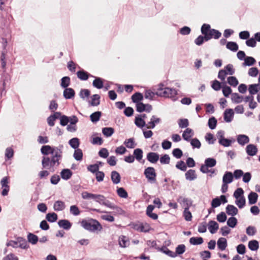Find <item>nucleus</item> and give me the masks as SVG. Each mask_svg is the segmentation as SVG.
Returning <instances> with one entry per match:
<instances>
[{"label":"nucleus","instance_id":"nucleus-1","mask_svg":"<svg viewBox=\"0 0 260 260\" xmlns=\"http://www.w3.org/2000/svg\"><path fill=\"white\" fill-rule=\"evenodd\" d=\"M62 145L58 147H51L50 145H43L41 148V152L44 156L42 157V165L43 168L53 172L59 166L62 158Z\"/></svg>","mask_w":260,"mask_h":260},{"label":"nucleus","instance_id":"nucleus-2","mask_svg":"<svg viewBox=\"0 0 260 260\" xmlns=\"http://www.w3.org/2000/svg\"><path fill=\"white\" fill-rule=\"evenodd\" d=\"M81 225L84 229L90 232H97L103 229L101 223L97 220L92 218L83 219L81 221Z\"/></svg>","mask_w":260,"mask_h":260},{"label":"nucleus","instance_id":"nucleus-3","mask_svg":"<svg viewBox=\"0 0 260 260\" xmlns=\"http://www.w3.org/2000/svg\"><path fill=\"white\" fill-rule=\"evenodd\" d=\"M201 30L202 34L205 36V41H208L212 38L218 39L221 36V33L219 30L211 28L208 24H204L201 27Z\"/></svg>","mask_w":260,"mask_h":260},{"label":"nucleus","instance_id":"nucleus-4","mask_svg":"<svg viewBox=\"0 0 260 260\" xmlns=\"http://www.w3.org/2000/svg\"><path fill=\"white\" fill-rule=\"evenodd\" d=\"M162 86L161 84L159 85L156 94L159 96L170 98L173 101H176L177 100V91L173 88H162Z\"/></svg>","mask_w":260,"mask_h":260},{"label":"nucleus","instance_id":"nucleus-5","mask_svg":"<svg viewBox=\"0 0 260 260\" xmlns=\"http://www.w3.org/2000/svg\"><path fill=\"white\" fill-rule=\"evenodd\" d=\"M144 174L149 182L154 183L156 182V173L154 168L149 167L146 168Z\"/></svg>","mask_w":260,"mask_h":260},{"label":"nucleus","instance_id":"nucleus-6","mask_svg":"<svg viewBox=\"0 0 260 260\" xmlns=\"http://www.w3.org/2000/svg\"><path fill=\"white\" fill-rule=\"evenodd\" d=\"M132 228L139 232H148L150 230V225L147 223H135L132 224Z\"/></svg>","mask_w":260,"mask_h":260},{"label":"nucleus","instance_id":"nucleus-7","mask_svg":"<svg viewBox=\"0 0 260 260\" xmlns=\"http://www.w3.org/2000/svg\"><path fill=\"white\" fill-rule=\"evenodd\" d=\"M177 202L181 205L184 209H189L192 205V201L190 199L181 196L177 199Z\"/></svg>","mask_w":260,"mask_h":260},{"label":"nucleus","instance_id":"nucleus-8","mask_svg":"<svg viewBox=\"0 0 260 260\" xmlns=\"http://www.w3.org/2000/svg\"><path fill=\"white\" fill-rule=\"evenodd\" d=\"M8 179L7 177H4L1 181V184L3 188L2 194L3 196H7L9 191L10 187L8 185Z\"/></svg>","mask_w":260,"mask_h":260},{"label":"nucleus","instance_id":"nucleus-9","mask_svg":"<svg viewBox=\"0 0 260 260\" xmlns=\"http://www.w3.org/2000/svg\"><path fill=\"white\" fill-rule=\"evenodd\" d=\"M161 122V119L156 117L155 115H153L150 119V121L147 124L146 127L148 129H153L156 124L159 123Z\"/></svg>","mask_w":260,"mask_h":260},{"label":"nucleus","instance_id":"nucleus-10","mask_svg":"<svg viewBox=\"0 0 260 260\" xmlns=\"http://www.w3.org/2000/svg\"><path fill=\"white\" fill-rule=\"evenodd\" d=\"M118 243L119 246L123 248L127 247L130 245L129 238L123 235L119 236L118 238Z\"/></svg>","mask_w":260,"mask_h":260},{"label":"nucleus","instance_id":"nucleus-11","mask_svg":"<svg viewBox=\"0 0 260 260\" xmlns=\"http://www.w3.org/2000/svg\"><path fill=\"white\" fill-rule=\"evenodd\" d=\"M246 152L249 156H253L256 154L257 148L254 144H249L246 147Z\"/></svg>","mask_w":260,"mask_h":260},{"label":"nucleus","instance_id":"nucleus-12","mask_svg":"<svg viewBox=\"0 0 260 260\" xmlns=\"http://www.w3.org/2000/svg\"><path fill=\"white\" fill-rule=\"evenodd\" d=\"M194 135L193 130L190 128H186L182 134L183 139L186 141H190L191 137Z\"/></svg>","mask_w":260,"mask_h":260},{"label":"nucleus","instance_id":"nucleus-13","mask_svg":"<svg viewBox=\"0 0 260 260\" xmlns=\"http://www.w3.org/2000/svg\"><path fill=\"white\" fill-rule=\"evenodd\" d=\"M147 159L150 162L155 164L159 159V154L155 152H149L147 155Z\"/></svg>","mask_w":260,"mask_h":260},{"label":"nucleus","instance_id":"nucleus-14","mask_svg":"<svg viewBox=\"0 0 260 260\" xmlns=\"http://www.w3.org/2000/svg\"><path fill=\"white\" fill-rule=\"evenodd\" d=\"M234 116V112L232 109H228L225 110L224 112V120L226 122H231Z\"/></svg>","mask_w":260,"mask_h":260},{"label":"nucleus","instance_id":"nucleus-15","mask_svg":"<svg viewBox=\"0 0 260 260\" xmlns=\"http://www.w3.org/2000/svg\"><path fill=\"white\" fill-rule=\"evenodd\" d=\"M225 210L226 213L229 215H231L232 216L237 215L238 213V209L235 206L232 205H228L226 207Z\"/></svg>","mask_w":260,"mask_h":260},{"label":"nucleus","instance_id":"nucleus-16","mask_svg":"<svg viewBox=\"0 0 260 260\" xmlns=\"http://www.w3.org/2000/svg\"><path fill=\"white\" fill-rule=\"evenodd\" d=\"M75 92L72 88H66L63 91V95L66 99H71L75 96Z\"/></svg>","mask_w":260,"mask_h":260},{"label":"nucleus","instance_id":"nucleus-17","mask_svg":"<svg viewBox=\"0 0 260 260\" xmlns=\"http://www.w3.org/2000/svg\"><path fill=\"white\" fill-rule=\"evenodd\" d=\"M237 140L238 143L241 146H244L249 143V137L245 135H239L237 136Z\"/></svg>","mask_w":260,"mask_h":260},{"label":"nucleus","instance_id":"nucleus-18","mask_svg":"<svg viewBox=\"0 0 260 260\" xmlns=\"http://www.w3.org/2000/svg\"><path fill=\"white\" fill-rule=\"evenodd\" d=\"M60 174L62 179L68 180L71 178L73 173L69 169H64L62 170Z\"/></svg>","mask_w":260,"mask_h":260},{"label":"nucleus","instance_id":"nucleus-19","mask_svg":"<svg viewBox=\"0 0 260 260\" xmlns=\"http://www.w3.org/2000/svg\"><path fill=\"white\" fill-rule=\"evenodd\" d=\"M65 203L62 201H56L54 203L53 209L55 211H62L65 209Z\"/></svg>","mask_w":260,"mask_h":260},{"label":"nucleus","instance_id":"nucleus-20","mask_svg":"<svg viewBox=\"0 0 260 260\" xmlns=\"http://www.w3.org/2000/svg\"><path fill=\"white\" fill-rule=\"evenodd\" d=\"M219 228L218 224L215 221L210 220L208 223V229L210 232L215 234Z\"/></svg>","mask_w":260,"mask_h":260},{"label":"nucleus","instance_id":"nucleus-21","mask_svg":"<svg viewBox=\"0 0 260 260\" xmlns=\"http://www.w3.org/2000/svg\"><path fill=\"white\" fill-rule=\"evenodd\" d=\"M59 227L63 228L64 230H69L72 226V223L67 219L60 220L58 222Z\"/></svg>","mask_w":260,"mask_h":260},{"label":"nucleus","instance_id":"nucleus-22","mask_svg":"<svg viewBox=\"0 0 260 260\" xmlns=\"http://www.w3.org/2000/svg\"><path fill=\"white\" fill-rule=\"evenodd\" d=\"M233 180V175L232 172L226 171L222 178V182L224 183H231Z\"/></svg>","mask_w":260,"mask_h":260},{"label":"nucleus","instance_id":"nucleus-23","mask_svg":"<svg viewBox=\"0 0 260 260\" xmlns=\"http://www.w3.org/2000/svg\"><path fill=\"white\" fill-rule=\"evenodd\" d=\"M185 176L186 179L189 181L194 180L197 178L195 170L192 169L187 171L185 173Z\"/></svg>","mask_w":260,"mask_h":260},{"label":"nucleus","instance_id":"nucleus-24","mask_svg":"<svg viewBox=\"0 0 260 260\" xmlns=\"http://www.w3.org/2000/svg\"><path fill=\"white\" fill-rule=\"evenodd\" d=\"M156 249L157 250H158V251H160L165 253L166 254L168 255V256H169L170 257H175L176 256V254L174 252L170 250L165 246H163L161 248L157 247V248H156Z\"/></svg>","mask_w":260,"mask_h":260},{"label":"nucleus","instance_id":"nucleus-25","mask_svg":"<svg viewBox=\"0 0 260 260\" xmlns=\"http://www.w3.org/2000/svg\"><path fill=\"white\" fill-rule=\"evenodd\" d=\"M111 178L113 183L115 184H117L120 182V175L116 171H113L111 172Z\"/></svg>","mask_w":260,"mask_h":260},{"label":"nucleus","instance_id":"nucleus-26","mask_svg":"<svg viewBox=\"0 0 260 260\" xmlns=\"http://www.w3.org/2000/svg\"><path fill=\"white\" fill-rule=\"evenodd\" d=\"M258 194L254 192H251L248 196V203L249 205L255 204L257 201Z\"/></svg>","mask_w":260,"mask_h":260},{"label":"nucleus","instance_id":"nucleus-27","mask_svg":"<svg viewBox=\"0 0 260 260\" xmlns=\"http://www.w3.org/2000/svg\"><path fill=\"white\" fill-rule=\"evenodd\" d=\"M218 248L223 251L227 247V241L224 238H220L217 241Z\"/></svg>","mask_w":260,"mask_h":260},{"label":"nucleus","instance_id":"nucleus-28","mask_svg":"<svg viewBox=\"0 0 260 260\" xmlns=\"http://www.w3.org/2000/svg\"><path fill=\"white\" fill-rule=\"evenodd\" d=\"M249 92L251 95L257 93L260 90L259 84H251L249 86Z\"/></svg>","mask_w":260,"mask_h":260},{"label":"nucleus","instance_id":"nucleus-29","mask_svg":"<svg viewBox=\"0 0 260 260\" xmlns=\"http://www.w3.org/2000/svg\"><path fill=\"white\" fill-rule=\"evenodd\" d=\"M92 85L93 87L98 89L102 88L104 86V83L102 79L100 77H95L92 82Z\"/></svg>","mask_w":260,"mask_h":260},{"label":"nucleus","instance_id":"nucleus-30","mask_svg":"<svg viewBox=\"0 0 260 260\" xmlns=\"http://www.w3.org/2000/svg\"><path fill=\"white\" fill-rule=\"evenodd\" d=\"M114 133V129L111 127H105L102 128V133L106 137H111Z\"/></svg>","mask_w":260,"mask_h":260},{"label":"nucleus","instance_id":"nucleus-31","mask_svg":"<svg viewBox=\"0 0 260 260\" xmlns=\"http://www.w3.org/2000/svg\"><path fill=\"white\" fill-rule=\"evenodd\" d=\"M135 123L136 126L141 128L144 126H146L147 125V124L146 123L144 120L142 118V117H136Z\"/></svg>","mask_w":260,"mask_h":260},{"label":"nucleus","instance_id":"nucleus-32","mask_svg":"<svg viewBox=\"0 0 260 260\" xmlns=\"http://www.w3.org/2000/svg\"><path fill=\"white\" fill-rule=\"evenodd\" d=\"M248 246L251 250L256 251L258 249L259 244L257 241L253 240L249 242Z\"/></svg>","mask_w":260,"mask_h":260},{"label":"nucleus","instance_id":"nucleus-33","mask_svg":"<svg viewBox=\"0 0 260 260\" xmlns=\"http://www.w3.org/2000/svg\"><path fill=\"white\" fill-rule=\"evenodd\" d=\"M77 75L79 79L83 81L87 80L89 76V74L83 70L77 72Z\"/></svg>","mask_w":260,"mask_h":260},{"label":"nucleus","instance_id":"nucleus-34","mask_svg":"<svg viewBox=\"0 0 260 260\" xmlns=\"http://www.w3.org/2000/svg\"><path fill=\"white\" fill-rule=\"evenodd\" d=\"M256 62L255 59L250 56H247L244 59V62L243 63V66H251Z\"/></svg>","mask_w":260,"mask_h":260},{"label":"nucleus","instance_id":"nucleus-35","mask_svg":"<svg viewBox=\"0 0 260 260\" xmlns=\"http://www.w3.org/2000/svg\"><path fill=\"white\" fill-rule=\"evenodd\" d=\"M231 99L233 102L238 104L242 102L243 98L237 93H233L232 94Z\"/></svg>","mask_w":260,"mask_h":260},{"label":"nucleus","instance_id":"nucleus-36","mask_svg":"<svg viewBox=\"0 0 260 260\" xmlns=\"http://www.w3.org/2000/svg\"><path fill=\"white\" fill-rule=\"evenodd\" d=\"M69 144L72 148L78 149L80 144L79 140L77 138H72L69 141Z\"/></svg>","mask_w":260,"mask_h":260},{"label":"nucleus","instance_id":"nucleus-37","mask_svg":"<svg viewBox=\"0 0 260 260\" xmlns=\"http://www.w3.org/2000/svg\"><path fill=\"white\" fill-rule=\"evenodd\" d=\"M143 150L140 148H137L134 151V157L139 161L143 158Z\"/></svg>","mask_w":260,"mask_h":260},{"label":"nucleus","instance_id":"nucleus-38","mask_svg":"<svg viewBox=\"0 0 260 260\" xmlns=\"http://www.w3.org/2000/svg\"><path fill=\"white\" fill-rule=\"evenodd\" d=\"M143 99V96L142 93L140 92H136L132 96V101L136 103H140L139 102L142 101Z\"/></svg>","mask_w":260,"mask_h":260},{"label":"nucleus","instance_id":"nucleus-39","mask_svg":"<svg viewBox=\"0 0 260 260\" xmlns=\"http://www.w3.org/2000/svg\"><path fill=\"white\" fill-rule=\"evenodd\" d=\"M226 48L233 51L236 52L238 50V44L234 42H228L226 45Z\"/></svg>","mask_w":260,"mask_h":260},{"label":"nucleus","instance_id":"nucleus-40","mask_svg":"<svg viewBox=\"0 0 260 260\" xmlns=\"http://www.w3.org/2000/svg\"><path fill=\"white\" fill-rule=\"evenodd\" d=\"M101 115L102 113L100 111L92 113L90 116L91 121L94 123L98 122L100 120Z\"/></svg>","mask_w":260,"mask_h":260},{"label":"nucleus","instance_id":"nucleus-41","mask_svg":"<svg viewBox=\"0 0 260 260\" xmlns=\"http://www.w3.org/2000/svg\"><path fill=\"white\" fill-rule=\"evenodd\" d=\"M203 242V239L202 237H191L189 239L190 243L194 245H200Z\"/></svg>","mask_w":260,"mask_h":260},{"label":"nucleus","instance_id":"nucleus-42","mask_svg":"<svg viewBox=\"0 0 260 260\" xmlns=\"http://www.w3.org/2000/svg\"><path fill=\"white\" fill-rule=\"evenodd\" d=\"M18 247L22 249H25L28 247V245L25 239L18 237Z\"/></svg>","mask_w":260,"mask_h":260},{"label":"nucleus","instance_id":"nucleus-43","mask_svg":"<svg viewBox=\"0 0 260 260\" xmlns=\"http://www.w3.org/2000/svg\"><path fill=\"white\" fill-rule=\"evenodd\" d=\"M27 240L33 245L36 244L39 240L38 236L32 233H29L27 235Z\"/></svg>","mask_w":260,"mask_h":260},{"label":"nucleus","instance_id":"nucleus-44","mask_svg":"<svg viewBox=\"0 0 260 260\" xmlns=\"http://www.w3.org/2000/svg\"><path fill=\"white\" fill-rule=\"evenodd\" d=\"M74 157L77 161L81 160L83 158L82 150L79 148L75 149L74 153Z\"/></svg>","mask_w":260,"mask_h":260},{"label":"nucleus","instance_id":"nucleus-45","mask_svg":"<svg viewBox=\"0 0 260 260\" xmlns=\"http://www.w3.org/2000/svg\"><path fill=\"white\" fill-rule=\"evenodd\" d=\"M245 203L246 200L244 196H242L240 198L236 199L235 201L236 204L240 209L243 208L245 206Z\"/></svg>","mask_w":260,"mask_h":260},{"label":"nucleus","instance_id":"nucleus-46","mask_svg":"<svg viewBox=\"0 0 260 260\" xmlns=\"http://www.w3.org/2000/svg\"><path fill=\"white\" fill-rule=\"evenodd\" d=\"M124 144L128 148H134L136 146V144L135 143L134 139L133 138L126 139L124 142Z\"/></svg>","mask_w":260,"mask_h":260},{"label":"nucleus","instance_id":"nucleus-47","mask_svg":"<svg viewBox=\"0 0 260 260\" xmlns=\"http://www.w3.org/2000/svg\"><path fill=\"white\" fill-rule=\"evenodd\" d=\"M70 84V78L69 77L66 76L62 78L61 80L60 86L64 88H67Z\"/></svg>","mask_w":260,"mask_h":260},{"label":"nucleus","instance_id":"nucleus-48","mask_svg":"<svg viewBox=\"0 0 260 260\" xmlns=\"http://www.w3.org/2000/svg\"><path fill=\"white\" fill-rule=\"evenodd\" d=\"M205 164L208 168H212L216 166V160L213 158H207L205 160Z\"/></svg>","mask_w":260,"mask_h":260},{"label":"nucleus","instance_id":"nucleus-49","mask_svg":"<svg viewBox=\"0 0 260 260\" xmlns=\"http://www.w3.org/2000/svg\"><path fill=\"white\" fill-rule=\"evenodd\" d=\"M46 219L50 222H54L57 219V215L55 213H49L46 215Z\"/></svg>","mask_w":260,"mask_h":260},{"label":"nucleus","instance_id":"nucleus-50","mask_svg":"<svg viewBox=\"0 0 260 260\" xmlns=\"http://www.w3.org/2000/svg\"><path fill=\"white\" fill-rule=\"evenodd\" d=\"M227 81L228 84L233 87H236L239 83L237 79L234 76H230L228 77L227 79Z\"/></svg>","mask_w":260,"mask_h":260},{"label":"nucleus","instance_id":"nucleus-51","mask_svg":"<svg viewBox=\"0 0 260 260\" xmlns=\"http://www.w3.org/2000/svg\"><path fill=\"white\" fill-rule=\"evenodd\" d=\"M235 140H231L230 139L223 138L218 141L219 143L224 147H229L231 146L232 142H234Z\"/></svg>","mask_w":260,"mask_h":260},{"label":"nucleus","instance_id":"nucleus-52","mask_svg":"<svg viewBox=\"0 0 260 260\" xmlns=\"http://www.w3.org/2000/svg\"><path fill=\"white\" fill-rule=\"evenodd\" d=\"M208 125L210 129H215L217 125V120L216 118L214 117L210 118L208 120Z\"/></svg>","mask_w":260,"mask_h":260},{"label":"nucleus","instance_id":"nucleus-53","mask_svg":"<svg viewBox=\"0 0 260 260\" xmlns=\"http://www.w3.org/2000/svg\"><path fill=\"white\" fill-rule=\"evenodd\" d=\"M237 222L238 221L236 218L232 216L228 219L227 221V225L232 228H234L237 225Z\"/></svg>","mask_w":260,"mask_h":260},{"label":"nucleus","instance_id":"nucleus-54","mask_svg":"<svg viewBox=\"0 0 260 260\" xmlns=\"http://www.w3.org/2000/svg\"><path fill=\"white\" fill-rule=\"evenodd\" d=\"M91 105L92 106H96L100 104V96L99 94H94L92 96Z\"/></svg>","mask_w":260,"mask_h":260},{"label":"nucleus","instance_id":"nucleus-55","mask_svg":"<svg viewBox=\"0 0 260 260\" xmlns=\"http://www.w3.org/2000/svg\"><path fill=\"white\" fill-rule=\"evenodd\" d=\"M70 213L74 216H78L80 214V211L76 205H72L70 208Z\"/></svg>","mask_w":260,"mask_h":260},{"label":"nucleus","instance_id":"nucleus-56","mask_svg":"<svg viewBox=\"0 0 260 260\" xmlns=\"http://www.w3.org/2000/svg\"><path fill=\"white\" fill-rule=\"evenodd\" d=\"M117 194L121 198H126L128 194L126 190L122 187L118 188L117 190Z\"/></svg>","mask_w":260,"mask_h":260},{"label":"nucleus","instance_id":"nucleus-57","mask_svg":"<svg viewBox=\"0 0 260 260\" xmlns=\"http://www.w3.org/2000/svg\"><path fill=\"white\" fill-rule=\"evenodd\" d=\"M178 125L179 127L183 128L187 127L189 125L188 120L187 119H180L178 120Z\"/></svg>","mask_w":260,"mask_h":260},{"label":"nucleus","instance_id":"nucleus-58","mask_svg":"<svg viewBox=\"0 0 260 260\" xmlns=\"http://www.w3.org/2000/svg\"><path fill=\"white\" fill-rule=\"evenodd\" d=\"M176 167L177 169L182 171H185L187 169L186 165L182 160L178 161L176 165Z\"/></svg>","mask_w":260,"mask_h":260},{"label":"nucleus","instance_id":"nucleus-59","mask_svg":"<svg viewBox=\"0 0 260 260\" xmlns=\"http://www.w3.org/2000/svg\"><path fill=\"white\" fill-rule=\"evenodd\" d=\"M89 95L90 91L88 89H82L80 91L79 96L82 99H84L85 98H87Z\"/></svg>","mask_w":260,"mask_h":260},{"label":"nucleus","instance_id":"nucleus-60","mask_svg":"<svg viewBox=\"0 0 260 260\" xmlns=\"http://www.w3.org/2000/svg\"><path fill=\"white\" fill-rule=\"evenodd\" d=\"M173 155L177 159L180 158L183 155L182 150L179 148H175L172 151Z\"/></svg>","mask_w":260,"mask_h":260},{"label":"nucleus","instance_id":"nucleus-61","mask_svg":"<svg viewBox=\"0 0 260 260\" xmlns=\"http://www.w3.org/2000/svg\"><path fill=\"white\" fill-rule=\"evenodd\" d=\"M5 157L8 159H11L13 157L14 150L11 147H8L5 151Z\"/></svg>","mask_w":260,"mask_h":260},{"label":"nucleus","instance_id":"nucleus-62","mask_svg":"<svg viewBox=\"0 0 260 260\" xmlns=\"http://www.w3.org/2000/svg\"><path fill=\"white\" fill-rule=\"evenodd\" d=\"M189 209H184L183 213L184 219L188 221H191L192 219V215Z\"/></svg>","mask_w":260,"mask_h":260},{"label":"nucleus","instance_id":"nucleus-63","mask_svg":"<svg viewBox=\"0 0 260 260\" xmlns=\"http://www.w3.org/2000/svg\"><path fill=\"white\" fill-rule=\"evenodd\" d=\"M87 170L92 173H96L99 171V166L98 164L90 165L88 166Z\"/></svg>","mask_w":260,"mask_h":260},{"label":"nucleus","instance_id":"nucleus-64","mask_svg":"<svg viewBox=\"0 0 260 260\" xmlns=\"http://www.w3.org/2000/svg\"><path fill=\"white\" fill-rule=\"evenodd\" d=\"M190 144L193 148H200L201 146V144L200 141L197 138H194L190 140Z\"/></svg>","mask_w":260,"mask_h":260}]
</instances>
